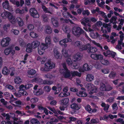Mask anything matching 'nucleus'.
Segmentation results:
<instances>
[{
    "instance_id": "1",
    "label": "nucleus",
    "mask_w": 124,
    "mask_h": 124,
    "mask_svg": "<svg viewBox=\"0 0 124 124\" xmlns=\"http://www.w3.org/2000/svg\"><path fill=\"white\" fill-rule=\"evenodd\" d=\"M62 65L64 69H60V72L63 75L64 78H66L70 79L71 77V72L67 68L65 63H62Z\"/></svg>"
},
{
    "instance_id": "2",
    "label": "nucleus",
    "mask_w": 124,
    "mask_h": 124,
    "mask_svg": "<svg viewBox=\"0 0 124 124\" xmlns=\"http://www.w3.org/2000/svg\"><path fill=\"white\" fill-rule=\"evenodd\" d=\"M55 64L50 61H48L45 64L44 67H42L41 68V70L45 71H48L51 70L55 67Z\"/></svg>"
},
{
    "instance_id": "3",
    "label": "nucleus",
    "mask_w": 124,
    "mask_h": 124,
    "mask_svg": "<svg viewBox=\"0 0 124 124\" xmlns=\"http://www.w3.org/2000/svg\"><path fill=\"white\" fill-rule=\"evenodd\" d=\"M72 32L77 37H79L81 35L84 33L85 31L82 28L78 26L73 28Z\"/></svg>"
},
{
    "instance_id": "4",
    "label": "nucleus",
    "mask_w": 124,
    "mask_h": 124,
    "mask_svg": "<svg viewBox=\"0 0 124 124\" xmlns=\"http://www.w3.org/2000/svg\"><path fill=\"white\" fill-rule=\"evenodd\" d=\"M30 15L33 18H38L39 15L37 10L34 8H31L29 10Z\"/></svg>"
},
{
    "instance_id": "5",
    "label": "nucleus",
    "mask_w": 124,
    "mask_h": 124,
    "mask_svg": "<svg viewBox=\"0 0 124 124\" xmlns=\"http://www.w3.org/2000/svg\"><path fill=\"white\" fill-rule=\"evenodd\" d=\"M91 22V20L90 18L88 17H85L83 19L82 21L81 22V23L85 27L87 26L90 27L91 25L89 23Z\"/></svg>"
},
{
    "instance_id": "6",
    "label": "nucleus",
    "mask_w": 124,
    "mask_h": 124,
    "mask_svg": "<svg viewBox=\"0 0 124 124\" xmlns=\"http://www.w3.org/2000/svg\"><path fill=\"white\" fill-rule=\"evenodd\" d=\"M11 39L9 37H7L3 39L1 42V45L3 47L7 46L9 44Z\"/></svg>"
},
{
    "instance_id": "7",
    "label": "nucleus",
    "mask_w": 124,
    "mask_h": 124,
    "mask_svg": "<svg viewBox=\"0 0 124 124\" xmlns=\"http://www.w3.org/2000/svg\"><path fill=\"white\" fill-rule=\"evenodd\" d=\"M90 56L92 58L96 60H102L103 59V56L101 54H91Z\"/></svg>"
},
{
    "instance_id": "8",
    "label": "nucleus",
    "mask_w": 124,
    "mask_h": 124,
    "mask_svg": "<svg viewBox=\"0 0 124 124\" xmlns=\"http://www.w3.org/2000/svg\"><path fill=\"white\" fill-rule=\"evenodd\" d=\"M51 21L53 25L56 27H58L59 24L58 18L55 17H53L51 19Z\"/></svg>"
},
{
    "instance_id": "9",
    "label": "nucleus",
    "mask_w": 124,
    "mask_h": 124,
    "mask_svg": "<svg viewBox=\"0 0 124 124\" xmlns=\"http://www.w3.org/2000/svg\"><path fill=\"white\" fill-rule=\"evenodd\" d=\"M43 44H41L39 47L38 48V53L40 55H42L44 53V51L47 48V46H44Z\"/></svg>"
},
{
    "instance_id": "10",
    "label": "nucleus",
    "mask_w": 124,
    "mask_h": 124,
    "mask_svg": "<svg viewBox=\"0 0 124 124\" xmlns=\"http://www.w3.org/2000/svg\"><path fill=\"white\" fill-rule=\"evenodd\" d=\"M111 24V23H110L108 24L104 23L102 24V25L103 27L105 28H107L108 32H110L111 29L112 27Z\"/></svg>"
},
{
    "instance_id": "11",
    "label": "nucleus",
    "mask_w": 124,
    "mask_h": 124,
    "mask_svg": "<svg viewBox=\"0 0 124 124\" xmlns=\"http://www.w3.org/2000/svg\"><path fill=\"white\" fill-rule=\"evenodd\" d=\"M86 110L88 111L90 113H95L97 111V110L95 109H92L90 108V106L89 105H88L87 106L85 107Z\"/></svg>"
},
{
    "instance_id": "12",
    "label": "nucleus",
    "mask_w": 124,
    "mask_h": 124,
    "mask_svg": "<svg viewBox=\"0 0 124 124\" xmlns=\"http://www.w3.org/2000/svg\"><path fill=\"white\" fill-rule=\"evenodd\" d=\"M2 72L3 74L7 75L9 74L10 70L9 69L5 66L3 67L2 70Z\"/></svg>"
},
{
    "instance_id": "13",
    "label": "nucleus",
    "mask_w": 124,
    "mask_h": 124,
    "mask_svg": "<svg viewBox=\"0 0 124 124\" xmlns=\"http://www.w3.org/2000/svg\"><path fill=\"white\" fill-rule=\"evenodd\" d=\"M45 42L46 43H42L41 44H43L44 46H47V48H48V45L50 44L51 43V40L49 36L46 37L45 39Z\"/></svg>"
},
{
    "instance_id": "14",
    "label": "nucleus",
    "mask_w": 124,
    "mask_h": 124,
    "mask_svg": "<svg viewBox=\"0 0 124 124\" xmlns=\"http://www.w3.org/2000/svg\"><path fill=\"white\" fill-rule=\"evenodd\" d=\"M89 47L88 48V52L89 53H94L97 51V49L95 47H91L89 44Z\"/></svg>"
},
{
    "instance_id": "15",
    "label": "nucleus",
    "mask_w": 124,
    "mask_h": 124,
    "mask_svg": "<svg viewBox=\"0 0 124 124\" xmlns=\"http://www.w3.org/2000/svg\"><path fill=\"white\" fill-rule=\"evenodd\" d=\"M77 95L80 97H85L87 96V94L84 91H80L78 93H76Z\"/></svg>"
},
{
    "instance_id": "16",
    "label": "nucleus",
    "mask_w": 124,
    "mask_h": 124,
    "mask_svg": "<svg viewBox=\"0 0 124 124\" xmlns=\"http://www.w3.org/2000/svg\"><path fill=\"white\" fill-rule=\"evenodd\" d=\"M89 46V44H88L85 45L81 46L79 49V50L80 51H83L84 50H86Z\"/></svg>"
},
{
    "instance_id": "17",
    "label": "nucleus",
    "mask_w": 124,
    "mask_h": 124,
    "mask_svg": "<svg viewBox=\"0 0 124 124\" xmlns=\"http://www.w3.org/2000/svg\"><path fill=\"white\" fill-rule=\"evenodd\" d=\"M72 44L75 47H79L82 45V42L78 41H73Z\"/></svg>"
},
{
    "instance_id": "18",
    "label": "nucleus",
    "mask_w": 124,
    "mask_h": 124,
    "mask_svg": "<svg viewBox=\"0 0 124 124\" xmlns=\"http://www.w3.org/2000/svg\"><path fill=\"white\" fill-rule=\"evenodd\" d=\"M33 48L38 47L40 45V42L37 41H35L32 43Z\"/></svg>"
},
{
    "instance_id": "19",
    "label": "nucleus",
    "mask_w": 124,
    "mask_h": 124,
    "mask_svg": "<svg viewBox=\"0 0 124 124\" xmlns=\"http://www.w3.org/2000/svg\"><path fill=\"white\" fill-rule=\"evenodd\" d=\"M11 15V14L10 13L7 11H5L1 14V16L2 17H7L8 19Z\"/></svg>"
},
{
    "instance_id": "20",
    "label": "nucleus",
    "mask_w": 124,
    "mask_h": 124,
    "mask_svg": "<svg viewBox=\"0 0 124 124\" xmlns=\"http://www.w3.org/2000/svg\"><path fill=\"white\" fill-rule=\"evenodd\" d=\"M70 107L72 109L77 110H78L80 108L78 105L75 103L72 104L71 105Z\"/></svg>"
},
{
    "instance_id": "21",
    "label": "nucleus",
    "mask_w": 124,
    "mask_h": 124,
    "mask_svg": "<svg viewBox=\"0 0 124 124\" xmlns=\"http://www.w3.org/2000/svg\"><path fill=\"white\" fill-rule=\"evenodd\" d=\"M3 7L6 9H8L10 7L9 3L7 0H6L2 3Z\"/></svg>"
},
{
    "instance_id": "22",
    "label": "nucleus",
    "mask_w": 124,
    "mask_h": 124,
    "mask_svg": "<svg viewBox=\"0 0 124 124\" xmlns=\"http://www.w3.org/2000/svg\"><path fill=\"white\" fill-rule=\"evenodd\" d=\"M8 19L10 22L13 24H14L16 23V20L15 17L12 15L8 18Z\"/></svg>"
},
{
    "instance_id": "23",
    "label": "nucleus",
    "mask_w": 124,
    "mask_h": 124,
    "mask_svg": "<svg viewBox=\"0 0 124 124\" xmlns=\"http://www.w3.org/2000/svg\"><path fill=\"white\" fill-rule=\"evenodd\" d=\"M69 101V100L68 98H65L60 101V103L62 105H66L68 103Z\"/></svg>"
},
{
    "instance_id": "24",
    "label": "nucleus",
    "mask_w": 124,
    "mask_h": 124,
    "mask_svg": "<svg viewBox=\"0 0 124 124\" xmlns=\"http://www.w3.org/2000/svg\"><path fill=\"white\" fill-rule=\"evenodd\" d=\"M54 54L55 57L57 59L59 58L60 57V54L57 49L55 48L54 50Z\"/></svg>"
},
{
    "instance_id": "25",
    "label": "nucleus",
    "mask_w": 124,
    "mask_h": 124,
    "mask_svg": "<svg viewBox=\"0 0 124 124\" xmlns=\"http://www.w3.org/2000/svg\"><path fill=\"white\" fill-rule=\"evenodd\" d=\"M71 76L72 77H71V78L72 77L75 76H78L79 77H80L81 76V73H79L77 71H71Z\"/></svg>"
},
{
    "instance_id": "26",
    "label": "nucleus",
    "mask_w": 124,
    "mask_h": 124,
    "mask_svg": "<svg viewBox=\"0 0 124 124\" xmlns=\"http://www.w3.org/2000/svg\"><path fill=\"white\" fill-rule=\"evenodd\" d=\"M94 78V77L92 75L88 74L87 75L86 79L88 81H91L93 80Z\"/></svg>"
},
{
    "instance_id": "27",
    "label": "nucleus",
    "mask_w": 124,
    "mask_h": 124,
    "mask_svg": "<svg viewBox=\"0 0 124 124\" xmlns=\"http://www.w3.org/2000/svg\"><path fill=\"white\" fill-rule=\"evenodd\" d=\"M58 122V120L57 119L53 118L51 119L50 122H47L46 124H55L56 122Z\"/></svg>"
},
{
    "instance_id": "28",
    "label": "nucleus",
    "mask_w": 124,
    "mask_h": 124,
    "mask_svg": "<svg viewBox=\"0 0 124 124\" xmlns=\"http://www.w3.org/2000/svg\"><path fill=\"white\" fill-rule=\"evenodd\" d=\"M46 32L48 34H50L52 32V30L51 27L48 25L46 26Z\"/></svg>"
},
{
    "instance_id": "29",
    "label": "nucleus",
    "mask_w": 124,
    "mask_h": 124,
    "mask_svg": "<svg viewBox=\"0 0 124 124\" xmlns=\"http://www.w3.org/2000/svg\"><path fill=\"white\" fill-rule=\"evenodd\" d=\"M92 86H93V85L91 83L88 84L86 85V88L88 89H91V90L92 91H93L94 90H95V91L93 92H96V91H97L96 89H91L92 88Z\"/></svg>"
},
{
    "instance_id": "30",
    "label": "nucleus",
    "mask_w": 124,
    "mask_h": 124,
    "mask_svg": "<svg viewBox=\"0 0 124 124\" xmlns=\"http://www.w3.org/2000/svg\"><path fill=\"white\" fill-rule=\"evenodd\" d=\"M16 20L18 22V23L20 26H21L23 24V22L22 19L19 17H17L16 18Z\"/></svg>"
},
{
    "instance_id": "31",
    "label": "nucleus",
    "mask_w": 124,
    "mask_h": 124,
    "mask_svg": "<svg viewBox=\"0 0 124 124\" xmlns=\"http://www.w3.org/2000/svg\"><path fill=\"white\" fill-rule=\"evenodd\" d=\"M101 106L104 107V110L105 111H107L109 108V105L106 104L104 103H102L101 104Z\"/></svg>"
},
{
    "instance_id": "32",
    "label": "nucleus",
    "mask_w": 124,
    "mask_h": 124,
    "mask_svg": "<svg viewBox=\"0 0 124 124\" xmlns=\"http://www.w3.org/2000/svg\"><path fill=\"white\" fill-rule=\"evenodd\" d=\"M44 93V91L42 89H39L35 93V94L36 95H42Z\"/></svg>"
},
{
    "instance_id": "33",
    "label": "nucleus",
    "mask_w": 124,
    "mask_h": 124,
    "mask_svg": "<svg viewBox=\"0 0 124 124\" xmlns=\"http://www.w3.org/2000/svg\"><path fill=\"white\" fill-rule=\"evenodd\" d=\"M31 123L32 124H39L40 123L38 120L36 119L33 118L31 120Z\"/></svg>"
},
{
    "instance_id": "34",
    "label": "nucleus",
    "mask_w": 124,
    "mask_h": 124,
    "mask_svg": "<svg viewBox=\"0 0 124 124\" xmlns=\"http://www.w3.org/2000/svg\"><path fill=\"white\" fill-rule=\"evenodd\" d=\"M14 81L16 84H19L21 83L22 81V80L19 77H18L15 78Z\"/></svg>"
},
{
    "instance_id": "35",
    "label": "nucleus",
    "mask_w": 124,
    "mask_h": 124,
    "mask_svg": "<svg viewBox=\"0 0 124 124\" xmlns=\"http://www.w3.org/2000/svg\"><path fill=\"white\" fill-rule=\"evenodd\" d=\"M36 72V71L34 70L31 69L28 70V73L29 75H33L35 74Z\"/></svg>"
},
{
    "instance_id": "36",
    "label": "nucleus",
    "mask_w": 124,
    "mask_h": 124,
    "mask_svg": "<svg viewBox=\"0 0 124 124\" xmlns=\"http://www.w3.org/2000/svg\"><path fill=\"white\" fill-rule=\"evenodd\" d=\"M45 76L46 78L49 79H51L55 77L54 75H53L50 73H48L46 74L45 75Z\"/></svg>"
},
{
    "instance_id": "37",
    "label": "nucleus",
    "mask_w": 124,
    "mask_h": 124,
    "mask_svg": "<svg viewBox=\"0 0 124 124\" xmlns=\"http://www.w3.org/2000/svg\"><path fill=\"white\" fill-rule=\"evenodd\" d=\"M67 38L64 39H65L64 40H65V41L66 43L68 42H70L72 41L71 39L70 38V35L69 33H68L67 34Z\"/></svg>"
},
{
    "instance_id": "38",
    "label": "nucleus",
    "mask_w": 124,
    "mask_h": 124,
    "mask_svg": "<svg viewBox=\"0 0 124 124\" xmlns=\"http://www.w3.org/2000/svg\"><path fill=\"white\" fill-rule=\"evenodd\" d=\"M91 123L92 124H96L98 123L99 122V120L98 118L95 119H91L90 121Z\"/></svg>"
},
{
    "instance_id": "39",
    "label": "nucleus",
    "mask_w": 124,
    "mask_h": 124,
    "mask_svg": "<svg viewBox=\"0 0 124 124\" xmlns=\"http://www.w3.org/2000/svg\"><path fill=\"white\" fill-rule=\"evenodd\" d=\"M42 7L44 11L46 13H48L51 14H52V13L48 10V8H46L44 5L42 6Z\"/></svg>"
},
{
    "instance_id": "40",
    "label": "nucleus",
    "mask_w": 124,
    "mask_h": 124,
    "mask_svg": "<svg viewBox=\"0 0 124 124\" xmlns=\"http://www.w3.org/2000/svg\"><path fill=\"white\" fill-rule=\"evenodd\" d=\"M117 117H100V119L101 120H107L109 118L111 119H112L114 118H116Z\"/></svg>"
},
{
    "instance_id": "41",
    "label": "nucleus",
    "mask_w": 124,
    "mask_h": 124,
    "mask_svg": "<svg viewBox=\"0 0 124 124\" xmlns=\"http://www.w3.org/2000/svg\"><path fill=\"white\" fill-rule=\"evenodd\" d=\"M83 69L85 71H87L90 70L89 66L87 64H85L83 65Z\"/></svg>"
},
{
    "instance_id": "42",
    "label": "nucleus",
    "mask_w": 124,
    "mask_h": 124,
    "mask_svg": "<svg viewBox=\"0 0 124 124\" xmlns=\"http://www.w3.org/2000/svg\"><path fill=\"white\" fill-rule=\"evenodd\" d=\"M66 62L68 66H71L72 65L73 62L70 58H69L67 59Z\"/></svg>"
},
{
    "instance_id": "43",
    "label": "nucleus",
    "mask_w": 124,
    "mask_h": 124,
    "mask_svg": "<svg viewBox=\"0 0 124 124\" xmlns=\"http://www.w3.org/2000/svg\"><path fill=\"white\" fill-rule=\"evenodd\" d=\"M30 35L31 37L33 38H36L38 36L37 34L33 32H31L30 33Z\"/></svg>"
},
{
    "instance_id": "44",
    "label": "nucleus",
    "mask_w": 124,
    "mask_h": 124,
    "mask_svg": "<svg viewBox=\"0 0 124 124\" xmlns=\"http://www.w3.org/2000/svg\"><path fill=\"white\" fill-rule=\"evenodd\" d=\"M43 83L44 84L50 85L53 83V82L51 81L45 80L43 81Z\"/></svg>"
},
{
    "instance_id": "45",
    "label": "nucleus",
    "mask_w": 124,
    "mask_h": 124,
    "mask_svg": "<svg viewBox=\"0 0 124 124\" xmlns=\"http://www.w3.org/2000/svg\"><path fill=\"white\" fill-rule=\"evenodd\" d=\"M62 54L65 57H66L68 56V54L67 51L65 49H63L62 51Z\"/></svg>"
},
{
    "instance_id": "46",
    "label": "nucleus",
    "mask_w": 124,
    "mask_h": 124,
    "mask_svg": "<svg viewBox=\"0 0 124 124\" xmlns=\"http://www.w3.org/2000/svg\"><path fill=\"white\" fill-rule=\"evenodd\" d=\"M11 52V50L10 48H7L6 49L4 50V52L6 55H8Z\"/></svg>"
},
{
    "instance_id": "47",
    "label": "nucleus",
    "mask_w": 124,
    "mask_h": 124,
    "mask_svg": "<svg viewBox=\"0 0 124 124\" xmlns=\"http://www.w3.org/2000/svg\"><path fill=\"white\" fill-rule=\"evenodd\" d=\"M16 12L17 14H23L24 13V10L23 9L20 10L19 8H18L16 9Z\"/></svg>"
},
{
    "instance_id": "48",
    "label": "nucleus",
    "mask_w": 124,
    "mask_h": 124,
    "mask_svg": "<svg viewBox=\"0 0 124 124\" xmlns=\"http://www.w3.org/2000/svg\"><path fill=\"white\" fill-rule=\"evenodd\" d=\"M116 75V73L115 72L112 71L109 74V77L111 78H114Z\"/></svg>"
},
{
    "instance_id": "49",
    "label": "nucleus",
    "mask_w": 124,
    "mask_h": 124,
    "mask_svg": "<svg viewBox=\"0 0 124 124\" xmlns=\"http://www.w3.org/2000/svg\"><path fill=\"white\" fill-rule=\"evenodd\" d=\"M118 44L116 45V48L118 50H121L122 49V48L121 46V45L122 44L121 42L119 41H118Z\"/></svg>"
},
{
    "instance_id": "50",
    "label": "nucleus",
    "mask_w": 124,
    "mask_h": 124,
    "mask_svg": "<svg viewBox=\"0 0 124 124\" xmlns=\"http://www.w3.org/2000/svg\"><path fill=\"white\" fill-rule=\"evenodd\" d=\"M62 29L65 32L67 33V34L69 33V32L70 31L69 29L67 26H63L62 27Z\"/></svg>"
},
{
    "instance_id": "51",
    "label": "nucleus",
    "mask_w": 124,
    "mask_h": 124,
    "mask_svg": "<svg viewBox=\"0 0 124 124\" xmlns=\"http://www.w3.org/2000/svg\"><path fill=\"white\" fill-rule=\"evenodd\" d=\"M100 90H101L103 91H106V88L105 86V85L104 84H102L101 86L100 87Z\"/></svg>"
},
{
    "instance_id": "52",
    "label": "nucleus",
    "mask_w": 124,
    "mask_h": 124,
    "mask_svg": "<svg viewBox=\"0 0 124 124\" xmlns=\"http://www.w3.org/2000/svg\"><path fill=\"white\" fill-rule=\"evenodd\" d=\"M112 107L113 109L115 111H116L117 110L118 107H117V104L116 103H114L112 105Z\"/></svg>"
},
{
    "instance_id": "53",
    "label": "nucleus",
    "mask_w": 124,
    "mask_h": 124,
    "mask_svg": "<svg viewBox=\"0 0 124 124\" xmlns=\"http://www.w3.org/2000/svg\"><path fill=\"white\" fill-rule=\"evenodd\" d=\"M14 94L17 97H20L21 96L22 94H21V92L18 91L17 93H14Z\"/></svg>"
},
{
    "instance_id": "54",
    "label": "nucleus",
    "mask_w": 124,
    "mask_h": 124,
    "mask_svg": "<svg viewBox=\"0 0 124 124\" xmlns=\"http://www.w3.org/2000/svg\"><path fill=\"white\" fill-rule=\"evenodd\" d=\"M116 122L120 123L121 124H124V120L120 118L117 119L116 120Z\"/></svg>"
},
{
    "instance_id": "55",
    "label": "nucleus",
    "mask_w": 124,
    "mask_h": 124,
    "mask_svg": "<svg viewBox=\"0 0 124 124\" xmlns=\"http://www.w3.org/2000/svg\"><path fill=\"white\" fill-rule=\"evenodd\" d=\"M90 27H88V29H87V28L85 27H84L83 28V29H84L85 31H88V30L90 32H93L94 31L93 30L91 29Z\"/></svg>"
},
{
    "instance_id": "56",
    "label": "nucleus",
    "mask_w": 124,
    "mask_h": 124,
    "mask_svg": "<svg viewBox=\"0 0 124 124\" xmlns=\"http://www.w3.org/2000/svg\"><path fill=\"white\" fill-rule=\"evenodd\" d=\"M44 89L46 92H49L50 91L51 88L49 86H46L44 87Z\"/></svg>"
},
{
    "instance_id": "57",
    "label": "nucleus",
    "mask_w": 124,
    "mask_h": 124,
    "mask_svg": "<svg viewBox=\"0 0 124 124\" xmlns=\"http://www.w3.org/2000/svg\"><path fill=\"white\" fill-rule=\"evenodd\" d=\"M32 86V85L31 84H28L25 86V88L27 89L31 88Z\"/></svg>"
},
{
    "instance_id": "58",
    "label": "nucleus",
    "mask_w": 124,
    "mask_h": 124,
    "mask_svg": "<svg viewBox=\"0 0 124 124\" xmlns=\"http://www.w3.org/2000/svg\"><path fill=\"white\" fill-rule=\"evenodd\" d=\"M102 71L105 74H108L109 72V70L107 69L102 70Z\"/></svg>"
},
{
    "instance_id": "59",
    "label": "nucleus",
    "mask_w": 124,
    "mask_h": 124,
    "mask_svg": "<svg viewBox=\"0 0 124 124\" xmlns=\"http://www.w3.org/2000/svg\"><path fill=\"white\" fill-rule=\"evenodd\" d=\"M11 31L15 35H17L19 33V31L16 30L12 29Z\"/></svg>"
},
{
    "instance_id": "60",
    "label": "nucleus",
    "mask_w": 124,
    "mask_h": 124,
    "mask_svg": "<svg viewBox=\"0 0 124 124\" xmlns=\"http://www.w3.org/2000/svg\"><path fill=\"white\" fill-rule=\"evenodd\" d=\"M101 63L104 65H106L109 63V62L107 60H103L101 62Z\"/></svg>"
},
{
    "instance_id": "61",
    "label": "nucleus",
    "mask_w": 124,
    "mask_h": 124,
    "mask_svg": "<svg viewBox=\"0 0 124 124\" xmlns=\"http://www.w3.org/2000/svg\"><path fill=\"white\" fill-rule=\"evenodd\" d=\"M117 17L116 16H113L110 20V23H112L113 21H116L117 19Z\"/></svg>"
},
{
    "instance_id": "62",
    "label": "nucleus",
    "mask_w": 124,
    "mask_h": 124,
    "mask_svg": "<svg viewBox=\"0 0 124 124\" xmlns=\"http://www.w3.org/2000/svg\"><path fill=\"white\" fill-rule=\"evenodd\" d=\"M28 28L29 30H32L34 29V27L33 25L29 24L28 26Z\"/></svg>"
},
{
    "instance_id": "63",
    "label": "nucleus",
    "mask_w": 124,
    "mask_h": 124,
    "mask_svg": "<svg viewBox=\"0 0 124 124\" xmlns=\"http://www.w3.org/2000/svg\"><path fill=\"white\" fill-rule=\"evenodd\" d=\"M38 101V99L37 98H34L31 99V101L32 103L37 102Z\"/></svg>"
},
{
    "instance_id": "64",
    "label": "nucleus",
    "mask_w": 124,
    "mask_h": 124,
    "mask_svg": "<svg viewBox=\"0 0 124 124\" xmlns=\"http://www.w3.org/2000/svg\"><path fill=\"white\" fill-rule=\"evenodd\" d=\"M32 82H34L36 81L37 82H40L41 80V79L40 78H34L33 79Z\"/></svg>"
}]
</instances>
